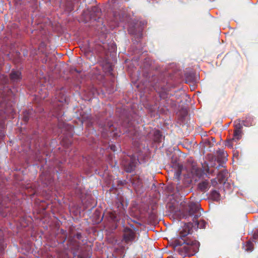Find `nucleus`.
I'll list each match as a JSON object with an SVG mask.
<instances>
[{
	"label": "nucleus",
	"instance_id": "5",
	"mask_svg": "<svg viewBox=\"0 0 258 258\" xmlns=\"http://www.w3.org/2000/svg\"><path fill=\"white\" fill-rule=\"evenodd\" d=\"M171 166L174 170L173 178L174 179L178 180L181 174L182 170L183 169L182 165L178 162H175L172 163Z\"/></svg>",
	"mask_w": 258,
	"mask_h": 258
},
{
	"label": "nucleus",
	"instance_id": "31",
	"mask_svg": "<svg viewBox=\"0 0 258 258\" xmlns=\"http://www.w3.org/2000/svg\"><path fill=\"white\" fill-rule=\"evenodd\" d=\"M75 71H76L77 73H79V71L76 69H75Z\"/></svg>",
	"mask_w": 258,
	"mask_h": 258
},
{
	"label": "nucleus",
	"instance_id": "8",
	"mask_svg": "<svg viewBox=\"0 0 258 258\" xmlns=\"http://www.w3.org/2000/svg\"><path fill=\"white\" fill-rule=\"evenodd\" d=\"M82 238V234L81 233H77L76 234L74 235L73 237H71L70 239V242L71 243H74L76 245V249L79 250L80 248L79 243L77 242L75 238H77L78 239H81Z\"/></svg>",
	"mask_w": 258,
	"mask_h": 258
},
{
	"label": "nucleus",
	"instance_id": "19",
	"mask_svg": "<svg viewBox=\"0 0 258 258\" xmlns=\"http://www.w3.org/2000/svg\"><path fill=\"white\" fill-rule=\"evenodd\" d=\"M235 142V140H233L232 139L227 140L225 143V146L228 147L229 148H233V142Z\"/></svg>",
	"mask_w": 258,
	"mask_h": 258
},
{
	"label": "nucleus",
	"instance_id": "3",
	"mask_svg": "<svg viewBox=\"0 0 258 258\" xmlns=\"http://www.w3.org/2000/svg\"><path fill=\"white\" fill-rule=\"evenodd\" d=\"M139 159H136L135 156L132 155L130 161H125L123 162L124 170L128 173H131L135 170L137 162Z\"/></svg>",
	"mask_w": 258,
	"mask_h": 258
},
{
	"label": "nucleus",
	"instance_id": "15",
	"mask_svg": "<svg viewBox=\"0 0 258 258\" xmlns=\"http://www.w3.org/2000/svg\"><path fill=\"white\" fill-rule=\"evenodd\" d=\"M162 138V134L160 131L156 130L154 133V140L156 142H160Z\"/></svg>",
	"mask_w": 258,
	"mask_h": 258
},
{
	"label": "nucleus",
	"instance_id": "23",
	"mask_svg": "<svg viewBox=\"0 0 258 258\" xmlns=\"http://www.w3.org/2000/svg\"><path fill=\"white\" fill-rule=\"evenodd\" d=\"M247 246H248V247L246 248V250L247 251H251L252 250V248L250 247H251V243L250 242H248L247 243Z\"/></svg>",
	"mask_w": 258,
	"mask_h": 258
},
{
	"label": "nucleus",
	"instance_id": "24",
	"mask_svg": "<svg viewBox=\"0 0 258 258\" xmlns=\"http://www.w3.org/2000/svg\"><path fill=\"white\" fill-rule=\"evenodd\" d=\"M5 248V245L3 244H0V250L3 251Z\"/></svg>",
	"mask_w": 258,
	"mask_h": 258
},
{
	"label": "nucleus",
	"instance_id": "6",
	"mask_svg": "<svg viewBox=\"0 0 258 258\" xmlns=\"http://www.w3.org/2000/svg\"><path fill=\"white\" fill-rule=\"evenodd\" d=\"M11 81L13 83H17L21 81V72L19 71L12 70L10 74Z\"/></svg>",
	"mask_w": 258,
	"mask_h": 258
},
{
	"label": "nucleus",
	"instance_id": "27",
	"mask_svg": "<svg viewBox=\"0 0 258 258\" xmlns=\"http://www.w3.org/2000/svg\"><path fill=\"white\" fill-rule=\"evenodd\" d=\"M129 131H130L129 130L126 129L124 131H123V133H126V132H129Z\"/></svg>",
	"mask_w": 258,
	"mask_h": 258
},
{
	"label": "nucleus",
	"instance_id": "20",
	"mask_svg": "<svg viewBox=\"0 0 258 258\" xmlns=\"http://www.w3.org/2000/svg\"><path fill=\"white\" fill-rule=\"evenodd\" d=\"M78 256L80 258H90V256L89 255L85 256L83 252L79 253L78 254Z\"/></svg>",
	"mask_w": 258,
	"mask_h": 258
},
{
	"label": "nucleus",
	"instance_id": "7",
	"mask_svg": "<svg viewBox=\"0 0 258 258\" xmlns=\"http://www.w3.org/2000/svg\"><path fill=\"white\" fill-rule=\"evenodd\" d=\"M210 187V184L207 180L201 182L198 184V188L201 191H206Z\"/></svg>",
	"mask_w": 258,
	"mask_h": 258
},
{
	"label": "nucleus",
	"instance_id": "30",
	"mask_svg": "<svg viewBox=\"0 0 258 258\" xmlns=\"http://www.w3.org/2000/svg\"><path fill=\"white\" fill-rule=\"evenodd\" d=\"M167 258H173V257L172 256H169Z\"/></svg>",
	"mask_w": 258,
	"mask_h": 258
},
{
	"label": "nucleus",
	"instance_id": "4",
	"mask_svg": "<svg viewBox=\"0 0 258 258\" xmlns=\"http://www.w3.org/2000/svg\"><path fill=\"white\" fill-rule=\"evenodd\" d=\"M135 237L136 233L134 230L127 227L124 229L123 239L126 244H131Z\"/></svg>",
	"mask_w": 258,
	"mask_h": 258
},
{
	"label": "nucleus",
	"instance_id": "32",
	"mask_svg": "<svg viewBox=\"0 0 258 258\" xmlns=\"http://www.w3.org/2000/svg\"><path fill=\"white\" fill-rule=\"evenodd\" d=\"M211 181H212V182H213V181H215V179H212V180H211ZM215 182H216V181H215Z\"/></svg>",
	"mask_w": 258,
	"mask_h": 258
},
{
	"label": "nucleus",
	"instance_id": "14",
	"mask_svg": "<svg viewBox=\"0 0 258 258\" xmlns=\"http://www.w3.org/2000/svg\"><path fill=\"white\" fill-rule=\"evenodd\" d=\"M220 194L216 190L212 191L211 193V199L215 201H219L220 200Z\"/></svg>",
	"mask_w": 258,
	"mask_h": 258
},
{
	"label": "nucleus",
	"instance_id": "12",
	"mask_svg": "<svg viewBox=\"0 0 258 258\" xmlns=\"http://www.w3.org/2000/svg\"><path fill=\"white\" fill-rule=\"evenodd\" d=\"M242 130H234L233 140L237 142L242 138Z\"/></svg>",
	"mask_w": 258,
	"mask_h": 258
},
{
	"label": "nucleus",
	"instance_id": "17",
	"mask_svg": "<svg viewBox=\"0 0 258 258\" xmlns=\"http://www.w3.org/2000/svg\"><path fill=\"white\" fill-rule=\"evenodd\" d=\"M242 124L240 119H236L234 121V130H242Z\"/></svg>",
	"mask_w": 258,
	"mask_h": 258
},
{
	"label": "nucleus",
	"instance_id": "25",
	"mask_svg": "<svg viewBox=\"0 0 258 258\" xmlns=\"http://www.w3.org/2000/svg\"><path fill=\"white\" fill-rule=\"evenodd\" d=\"M115 146H114V145H111V146H110V149H111L112 151H115Z\"/></svg>",
	"mask_w": 258,
	"mask_h": 258
},
{
	"label": "nucleus",
	"instance_id": "10",
	"mask_svg": "<svg viewBox=\"0 0 258 258\" xmlns=\"http://www.w3.org/2000/svg\"><path fill=\"white\" fill-rule=\"evenodd\" d=\"M217 159L219 161H223L227 156V154L223 150L219 149L216 152Z\"/></svg>",
	"mask_w": 258,
	"mask_h": 258
},
{
	"label": "nucleus",
	"instance_id": "34",
	"mask_svg": "<svg viewBox=\"0 0 258 258\" xmlns=\"http://www.w3.org/2000/svg\"><path fill=\"white\" fill-rule=\"evenodd\" d=\"M2 101V100H0V102Z\"/></svg>",
	"mask_w": 258,
	"mask_h": 258
},
{
	"label": "nucleus",
	"instance_id": "2",
	"mask_svg": "<svg viewBox=\"0 0 258 258\" xmlns=\"http://www.w3.org/2000/svg\"><path fill=\"white\" fill-rule=\"evenodd\" d=\"M127 206V204L125 203L124 198L123 197H119L117 198L114 204V207L117 209L114 212H117L120 216H124Z\"/></svg>",
	"mask_w": 258,
	"mask_h": 258
},
{
	"label": "nucleus",
	"instance_id": "26",
	"mask_svg": "<svg viewBox=\"0 0 258 258\" xmlns=\"http://www.w3.org/2000/svg\"><path fill=\"white\" fill-rule=\"evenodd\" d=\"M113 136H119V135H118V134H117V132H114V133H113Z\"/></svg>",
	"mask_w": 258,
	"mask_h": 258
},
{
	"label": "nucleus",
	"instance_id": "1",
	"mask_svg": "<svg viewBox=\"0 0 258 258\" xmlns=\"http://www.w3.org/2000/svg\"><path fill=\"white\" fill-rule=\"evenodd\" d=\"M188 207L187 213L183 214L182 218L188 219V221L189 219L191 218L193 222H189L185 224L182 230L179 232L178 238L174 239L172 242L174 248L180 246L176 250L181 255H193L199 250L200 243L196 240L188 239L186 236L190 233L192 227L205 228L207 225V222L204 220H198L201 216V209L199 205L190 203Z\"/></svg>",
	"mask_w": 258,
	"mask_h": 258
},
{
	"label": "nucleus",
	"instance_id": "29",
	"mask_svg": "<svg viewBox=\"0 0 258 258\" xmlns=\"http://www.w3.org/2000/svg\"><path fill=\"white\" fill-rule=\"evenodd\" d=\"M212 141H213V142H216L215 138H212Z\"/></svg>",
	"mask_w": 258,
	"mask_h": 258
},
{
	"label": "nucleus",
	"instance_id": "16",
	"mask_svg": "<svg viewBox=\"0 0 258 258\" xmlns=\"http://www.w3.org/2000/svg\"><path fill=\"white\" fill-rule=\"evenodd\" d=\"M32 113V110L29 111H25L23 112V120L27 122L28 121L31 114Z\"/></svg>",
	"mask_w": 258,
	"mask_h": 258
},
{
	"label": "nucleus",
	"instance_id": "18",
	"mask_svg": "<svg viewBox=\"0 0 258 258\" xmlns=\"http://www.w3.org/2000/svg\"><path fill=\"white\" fill-rule=\"evenodd\" d=\"M226 172L224 171H222L220 172L218 175L219 180L220 182H222L224 181L225 178V174Z\"/></svg>",
	"mask_w": 258,
	"mask_h": 258
},
{
	"label": "nucleus",
	"instance_id": "21",
	"mask_svg": "<svg viewBox=\"0 0 258 258\" xmlns=\"http://www.w3.org/2000/svg\"><path fill=\"white\" fill-rule=\"evenodd\" d=\"M126 121H124L122 123V126H125V127H130L131 126V123H130L129 122H127V124L126 125Z\"/></svg>",
	"mask_w": 258,
	"mask_h": 258
},
{
	"label": "nucleus",
	"instance_id": "22",
	"mask_svg": "<svg viewBox=\"0 0 258 258\" xmlns=\"http://www.w3.org/2000/svg\"><path fill=\"white\" fill-rule=\"evenodd\" d=\"M253 238L254 239H258V230L254 233L253 235Z\"/></svg>",
	"mask_w": 258,
	"mask_h": 258
},
{
	"label": "nucleus",
	"instance_id": "9",
	"mask_svg": "<svg viewBox=\"0 0 258 258\" xmlns=\"http://www.w3.org/2000/svg\"><path fill=\"white\" fill-rule=\"evenodd\" d=\"M243 125L245 126H250L254 124V118L250 116L246 117L244 120L242 121Z\"/></svg>",
	"mask_w": 258,
	"mask_h": 258
},
{
	"label": "nucleus",
	"instance_id": "13",
	"mask_svg": "<svg viewBox=\"0 0 258 258\" xmlns=\"http://www.w3.org/2000/svg\"><path fill=\"white\" fill-rule=\"evenodd\" d=\"M80 115L82 118V122L90 120L91 119V114L89 113L81 111L80 112Z\"/></svg>",
	"mask_w": 258,
	"mask_h": 258
},
{
	"label": "nucleus",
	"instance_id": "11",
	"mask_svg": "<svg viewBox=\"0 0 258 258\" xmlns=\"http://www.w3.org/2000/svg\"><path fill=\"white\" fill-rule=\"evenodd\" d=\"M104 130L107 132H109L110 133H113L115 131H117V128L114 127L113 124L112 122H109L107 123V124L105 125L104 126Z\"/></svg>",
	"mask_w": 258,
	"mask_h": 258
},
{
	"label": "nucleus",
	"instance_id": "33",
	"mask_svg": "<svg viewBox=\"0 0 258 258\" xmlns=\"http://www.w3.org/2000/svg\"><path fill=\"white\" fill-rule=\"evenodd\" d=\"M112 218L113 219V220H115V216H113V217Z\"/></svg>",
	"mask_w": 258,
	"mask_h": 258
},
{
	"label": "nucleus",
	"instance_id": "28",
	"mask_svg": "<svg viewBox=\"0 0 258 258\" xmlns=\"http://www.w3.org/2000/svg\"><path fill=\"white\" fill-rule=\"evenodd\" d=\"M3 134V133H2V131L1 130L0 132V136H2Z\"/></svg>",
	"mask_w": 258,
	"mask_h": 258
}]
</instances>
